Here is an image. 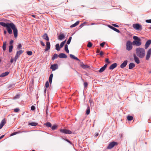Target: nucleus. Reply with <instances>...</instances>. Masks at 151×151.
Masks as SVG:
<instances>
[{"label": "nucleus", "instance_id": "obj_1", "mask_svg": "<svg viewBox=\"0 0 151 151\" xmlns=\"http://www.w3.org/2000/svg\"><path fill=\"white\" fill-rule=\"evenodd\" d=\"M0 25L5 27L9 34H12L13 31L14 37L16 38L18 36V30L15 25L13 23H5L4 22H0Z\"/></svg>", "mask_w": 151, "mask_h": 151}, {"label": "nucleus", "instance_id": "obj_2", "mask_svg": "<svg viewBox=\"0 0 151 151\" xmlns=\"http://www.w3.org/2000/svg\"><path fill=\"white\" fill-rule=\"evenodd\" d=\"M137 55L139 58H142L144 57L145 54V50L143 48L139 47L136 49Z\"/></svg>", "mask_w": 151, "mask_h": 151}, {"label": "nucleus", "instance_id": "obj_3", "mask_svg": "<svg viewBox=\"0 0 151 151\" xmlns=\"http://www.w3.org/2000/svg\"><path fill=\"white\" fill-rule=\"evenodd\" d=\"M132 42L130 40L127 41L126 43V49L128 51L131 50L132 48Z\"/></svg>", "mask_w": 151, "mask_h": 151}, {"label": "nucleus", "instance_id": "obj_4", "mask_svg": "<svg viewBox=\"0 0 151 151\" xmlns=\"http://www.w3.org/2000/svg\"><path fill=\"white\" fill-rule=\"evenodd\" d=\"M132 27L134 29L138 31H141L142 29V27L141 25L138 23L133 24Z\"/></svg>", "mask_w": 151, "mask_h": 151}, {"label": "nucleus", "instance_id": "obj_5", "mask_svg": "<svg viewBox=\"0 0 151 151\" xmlns=\"http://www.w3.org/2000/svg\"><path fill=\"white\" fill-rule=\"evenodd\" d=\"M117 145V143L116 142L113 141L111 142L108 145L107 148L110 149L113 147L115 145Z\"/></svg>", "mask_w": 151, "mask_h": 151}, {"label": "nucleus", "instance_id": "obj_6", "mask_svg": "<svg viewBox=\"0 0 151 151\" xmlns=\"http://www.w3.org/2000/svg\"><path fill=\"white\" fill-rule=\"evenodd\" d=\"M24 51L22 50L17 51V52L14 58V61L15 62L16 61L17 59L18 58L19 55L21 54Z\"/></svg>", "mask_w": 151, "mask_h": 151}, {"label": "nucleus", "instance_id": "obj_7", "mask_svg": "<svg viewBox=\"0 0 151 151\" xmlns=\"http://www.w3.org/2000/svg\"><path fill=\"white\" fill-rule=\"evenodd\" d=\"M60 131L65 134H70L72 133L71 131L66 129H60Z\"/></svg>", "mask_w": 151, "mask_h": 151}, {"label": "nucleus", "instance_id": "obj_8", "mask_svg": "<svg viewBox=\"0 0 151 151\" xmlns=\"http://www.w3.org/2000/svg\"><path fill=\"white\" fill-rule=\"evenodd\" d=\"M142 44L141 41L134 40L132 42V45H133L139 46Z\"/></svg>", "mask_w": 151, "mask_h": 151}, {"label": "nucleus", "instance_id": "obj_9", "mask_svg": "<svg viewBox=\"0 0 151 151\" xmlns=\"http://www.w3.org/2000/svg\"><path fill=\"white\" fill-rule=\"evenodd\" d=\"M151 55V48L149 49L147 51V55L146 57V59L147 60H148Z\"/></svg>", "mask_w": 151, "mask_h": 151}, {"label": "nucleus", "instance_id": "obj_10", "mask_svg": "<svg viewBox=\"0 0 151 151\" xmlns=\"http://www.w3.org/2000/svg\"><path fill=\"white\" fill-rule=\"evenodd\" d=\"M58 68V65L57 64H54L51 65L50 68L52 69V71L55 70Z\"/></svg>", "mask_w": 151, "mask_h": 151}, {"label": "nucleus", "instance_id": "obj_11", "mask_svg": "<svg viewBox=\"0 0 151 151\" xmlns=\"http://www.w3.org/2000/svg\"><path fill=\"white\" fill-rule=\"evenodd\" d=\"M133 56L134 58V60L135 63L137 64H139L140 63V60L139 58L137 55L135 54H134L133 55Z\"/></svg>", "mask_w": 151, "mask_h": 151}, {"label": "nucleus", "instance_id": "obj_12", "mask_svg": "<svg viewBox=\"0 0 151 151\" xmlns=\"http://www.w3.org/2000/svg\"><path fill=\"white\" fill-rule=\"evenodd\" d=\"M128 61L127 60H125L124 61L123 63L121 64L120 67L122 68H123L125 67L127 64Z\"/></svg>", "mask_w": 151, "mask_h": 151}, {"label": "nucleus", "instance_id": "obj_13", "mask_svg": "<svg viewBox=\"0 0 151 151\" xmlns=\"http://www.w3.org/2000/svg\"><path fill=\"white\" fill-rule=\"evenodd\" d=\"M108 27L109 28H110L111 29H112L113 30L116 32L117 33H120V31L119 29L115 28L114 27H113L112 26H111L110 25H108Z\"/></svg>", "mask_w": 151, "mask_h": 151}, {"label": "nucleus", "instance_id": "obj_14", "mask_svg": "<svg viewBox=\"0 0 151 151\" xmlns=\"http://www.w3.org/2000/svg\"><path fill=\"white\" fill-rule=\"evenodd\" d=\"M151 44V40H147L146 42L145 45V49H147Z\"/></svg>", "mask_w": 151, "mask_h": 151}, {"label": "nucleus", "instance_id": "obj_15", "mask_svg": "<svg viewBox=\"0 0 151 151\" xmlns=\"http://www.w3.org/2000/svg\"><path fill=\"white\" fill-rule=\"evenodd\" d=\"M117 66V64L116 63H114L111 65L109 68V70H113L116 68Z\"/></svg>", "mask_w": 151, "mask_h": 151}, {"label": "nucleus", "instance_id": "obj_16", "mask_svg": "<svg viewBox=\"0 0 151 151\" xmlns=\"http://www.w3.org/2000/svg\"><path fill=\"white\" fill-rule=\"evenodd\" d=\"M108 65L107 64H105L102 67H101L99 70V72L101 73L103 72L106 69Z\"/></svg>", "mask_w": 151, "mask_h": 151}, {"label": "nucleus", "instance_id": "obj_17", "mask_svg": "<svg viewBox=\"0 0 151 151\" xmlns=\"http://www.w3.org/2000/svg\"><path fill=\"white\" fill-rule=\"evenodd\" d=\"M50 45L49 41H47L46 43V47L45 49V51H46L49 50L50 49Z\"/></svg>", "mask_w": 151, "mask_h": 151}, {"label": "nucleus", "instance_id": "obj_18", "mask_svg": "<svg viewBox=\"0 0 151 151\" xmlns=\"http://www.w3.org/2000/svg\"><path fill=\"white\" fill-rule=\"evenodd\" d=\"M58 39L60 40H61L65 38V35L63 33H60L58 37Z\"/></svg>", "mask_w": 151, "mask_h": 151}, {"label": "nucleus", "instance_id": "obj_19", "mask_svg": "<svg viewBox=\"0 0 151 151\" xmlns=\"http://www.w3.org/2000/svg\"><path fill=\"white\" fill-rule=\"evenodd\" d=\"M80 66L82 67L83 69H86L87 68H89V66L86 65L84 64L83 62H81L80 64Z\"/></svg>", "mask_w": 151, "mask_h": 151}, {"label": "nucleus", "instance_id": "obj_20", "mask_svg": "<svg viewBox=\"0 0 151 151\" xmlns=\"http://www.w3.org/2000/svg\"><path fill=\"white\" fill-rule=\"evenodd\" d=\"M58 57L61 58H65L67 57V56L65 53H60L58 55Z\"/></svg>", "mask_w": 151, "mask_h": 151}, {"label": "nucleus", "instance_id": "obj_21", "mask_svg": "<svg viewBox=\"0 0 151 151\" xmlns=\"http://www.w3.org/2000/svg\"><path fill=\"white\" fill-rule=\"evenodd\" d=\"M6 120L5 119H2L0 124V129H1L3 127L4 125L6 123Z\"/></svg>", "mask_w": 151, "mask_h": 151}, {"label": "nucleus", "instance_id": "obj_22", "mask_svg": "<svg viewBox=\"0 0 151 151\" xmlns=\"http://www.w3.org/2000/svg\"><path fill=\"white\" fill-rule=\"evenodd\" d=\"M70 58L72 59H73L76 60L80 62V60L78 58H77V57H76L73 54H70Z\"/></svg>", "mask_w": 151, "mask_h": 151}, {"label": "nucleus", "instance_id": "obj_23", "mask_svg": "<svg viewBox=\"0 0 151 151\" xmlns=\"http://www.w3.org/2000/svg\"><path fill=\"white\" fill-rule=\"evenodd\" d=\"M42 38L47 41H49V37H48L47 34L45 33L42 36Z\"/></svg>", "mask_w": 151, "mask_h": 151}, {"label": "nucleus", "instance_id": "obj_24", "mask_svg": "<svg viewBox=\"0 0 151 151\" xmlns=\"http://www.w3.org/2000/svg\"><path fill=\"white\" fill-rule=\"evenodd\" d=\"M135 66V64L133 63H130L129 65V69L130 70L132 69Z\"/></svg>", "mask_w": 151, "mask_h": 151}, {"label": "nucleus", "instance_id": "obj_25", "mask_svg": "<svg viewBox=\"0 0 151 151\" xmlns=\"http://www.w3.org/2000/svg\"><path fill=\"white\" fill-rule=\"evenodd\" d=\"M9 72L6 71L4 73H3L0 75V77H4L7 76L9 73Z\"/></svg>", "mask_w": 151, "mask_h": 151}, {"label": "nucleus", "instance_id": "obj_26", "mask_svg": "<svg viewBox=\"0 0 151 151\" xmlns=\"http://www.w3.org/2000/svg\"><path fill=\"white\" fill-rule=\"evenodd\" d=\"M79 22H80L79 21H77L75 23L70 25V27L73 28L75 27L79 24Z\"/></svg>", "mask_w": 151, "mask_h": 151}, {"label": "nucleus", "instance_id": "obj_27", "mask_svg": "<svg viewBox=\"0 0 151 151\" xmlns=\"http://www.w3.org/2000/svg\"><path fill=\"white\" fill-rule=\"evenodd\" d=\"M55 49L58 51H59L61 48L59 43H57L55 45Z\"/></svg>", "mask_w": 151, "mask_h": 151}, {"label": "nucleus", "instance_id": "obj_28", "mask_svg": "<svg viewBox=\"0 0 151 151\" xmlns=\"http://www.w3.org/2000/svg\"><path fill=\"white\" fill-rule=\"evenodd\" d=\"M6 42L5 41L3 42V45L2 46L3 50L4 51H5L6 50Z\"/></svg>", "mask_w": 151, "mask_h": 151}, {"label": "nucleus", "instance_id": "obj_29", "mask_svg": "<svg viewBox=\"0 0 151 151\" xmlns=\"http://www.w3.org/2000/svg\"><path fill=\"white\" fill-rule=\"evenodd\" d=\"M38 125V123H37L35 122H32L29 123L28 124L29 125L32 126H35Z\"/></svg>", "mask_w": 151, "mask_h": 151}, {"label": "nucleus", "instance_id": "obj_30", "mask_svg": "<svg viewBox=\"0 0 151 151\" xmlns=\"http://www.w3.org/2000/svg\"><path fill=\"white\" fill-rule=\"evenodd\" d=\"M64 50L67 53H69V50L68 48V45H65L64 47Z\"/></svg>", "mask_w": 151, "mask_h": 151}, {"label": "nucleus", "instance_id": "obj_31", "mask_svg": "<svg viewBox=\"0 0 151 151\" xmlns=\"http://www.w3.org/2000/svg\"><path fill=\"white\" fill-rule=\"evenodd\" d=\"M13 48V45H10L9 46V52L11 53L12 52Z\"/></svg>", "mask_w": 151, "mask_h": 151}, {"label": "nucleus", "instance_id": "obj_32", "mask_svg": "<svg viewBox=\"0 0 151 151\" xmlns=\"http://www.w3.org/2000/svg\"><path fill=\"white\" fill-rule=\"evenodd\" d=\"M66 41V40H65L64 41H63L61 42L60 44V45L61 48H62L64 45H65Z\"/></svg>", "mask_w": 151, "mask_h": 151}, {"label": "nucleus", "instance_id": "obj_33", "mask_svg": "<svg viewBox=\"0 0 151 151\" xmlns=\"http://www.w3.org/2000/svg\"><path fill=\"white\" fill-rule=\"evenodd\" d=\"M133 39L134 40L137 41H141V39L138 37L137 36H134L133 37Z\"/></svg>", "mask_w": 151, "mask_h": 151}, {"label": "nucleus", "instance_id": "obj_34", "mask_svg": "<svg viewBox=\"0 0 151 151\" xmlns=\"http://www.w3.org/2000/svg\"><path fill=\"white\" fill-rule=\"evenodd\" d=\"M58 57V55L57 54L55 53V54L52 58V60H54L55 59H56L57 57Z\"/></svg>", "mask_w": 151, "mask_h": 151}, {"label": "nucleus", "instance_id": "obj_35", "mask_svg": "<svg viewBox=\"0 0 151 151\" xmlns=\"http://www.w3.org/2000/svg\"><path fill=\"white\" fill-rule=\"evenodd\" d=\"M45 125L47 127H52V124L50 122H47L45 123Z\"/></svg>", "mask_w": 151, "mask_h": 151}, {"label": "nucleus", "instance_id": "obj_36", "mask_svg": "<svg viewBox=\"0 0 151 151\" xmlns=\"http://www.w3.org/2000/svg\"><path fill=\"white\" fill-rule=\"evenodd\" d=\"M90 112V107L89 106H88L86 110V113L87 115H88L89 114Z\"/></svg>", "mask_w": 151, "mask_h": 151}, {"label": "nucleus", "instance_id": "obj_37", "mask_svg": "<svg viewBox=\"0 0 151 151\" xmlns=\"http://www.w3.org/2000/svg\"><path fill=\"white\" fill-rule=\"evenodd\" d=\"M72 38V37H69L68 39V40L66 44V45H68L70 44V43L71 42Z\"/></svg>", "mask_w": 151, "mask_h": 151}, {"label": "nucleus", "instance_id": "obj_38", "mask_svg": "<svg viewBox=\"0 0 151 151\" xmlns=\"http://www.w3.org/2000/svg\"><path fill=\"white\" fill-rule=\"evenodd\" d=\"M57 125H54L51 127V129L52 130H56L57 129Z\"/></svg>", "mask_w": 151, "mask_h": 151}, {"label": "nucleus", "instance_id": "obj_39", "mask_svg": "<svg viewBox=\"0 0 151 151\" xmlns=\"http://www.w3.org/2000/svg\"><path fill=\"white\" fill-rule=\"evenodd\" d=\"M127 119L129 121H131L133 119V117L132 116H128Z\"/></svg>", "mask_w": 151, "mask_h": 151}, {"label": "nucleus", "instance_id": "obj_40", "mask_svg": "<svg viewBox=\"0 0 151 151\" xmlns=\"http://www.w3.org/2000/svg\"><path fill=\"white\" fill-rule=\"evenodd\" d=\"M62 138L63 139L66 141L68 142L70 144L72 145V142H70L69 140L68 139H66V138H64L62 137Z\"/></svg>", "mask_w": 151, "mask_h": 151}, {"label": "nucleus", "instance_id": "obj_41", "mask_svg": "<svg viewBox=\"0 0 151 151\" xmlns=\"http://www.w3.org/2000/svg\"><path fill=\"white\" fill-rule=\"evenodd\" d=\"M1 20L3 21L5 23H8V22H11V21L10 20L4 18H3L1 19Z\"/></svg>", "mask_w": 151, "mask_h": 151}, {"label": "nucleus", "instance_id": "obj_42", "mask_svg": "<svg viewBox=\"0 0 151 151\" xmlns=\"http://www.w3.org/2000/svg\"><path fill=\"white\" fill-rule=\"evenodd\" d=\"M92 44L91 42H88V44L87 45V46L89 47H91L92 46Z\"/></svg>", "mask_w": 151, "mask_h": 151}, {"label": "nucleus", "instance_id": "obj_43", "mask_svg": "<svg viewBox=\"0 0 151 151\" xmlns=\"http://www.w3.org/2000/svg\"><path fill=\"white\" fill-rule=\"evenodd\" d=\"M22 46L21 44L20 43L18 45H17V49L19 50L20 49H22Z\"/></svg>", "mask_w": 151, "mask_h": 151}, {"label": "nucleus", "instance_id": "obj_44", "mask_svg": "<svg viewBox=\"0 0 151 151\" xmlns=\"http://www.w3.org/2000/svg\"><path fill=\"white\" fill-rule=\"evenodd\" d=\"M105 61L108 64H110L111 63V62L109 61V59L108 58L105 59Z\"/></svg>", "mask_w": 151, "mask_h": 151}, {"label": "nucleus", "instance_id": "obj_45", "mask_svg": "<svg viewBox=\"0 0 151 151\" xmlns=\"http://www.w3.org/2000/svg\"><path fill=\"white\" fill-rule=\"evenodd\" d=\"M27 54L29 55H31L32 54V52L31 51H28L27 52Z\"/></svg>", "mask_w": 151, "mask_h": 151}, {"label": "nucleus", "instance_id": "obj_46", "mask_svg": "<svg viewBox=\"0 0 151 151\" xmlns=\"http://www.w3.org/2000/svg\"><path fill=\"white\" fill-rule=\"evenodd\" d=\"M49 86H45L44 89V92L45 93L46 92L47 89L49 87Z\"/></svg>", "mask_w": 151, "mask_h": 151}, {"label": "nucleus", "instance_id": "obj_47", "mask_svg": "<svg viewBox=\"0 0 151 151\" xmlns=\"http://www.w3.org/2000/svg\"><path fill=\"white\" fill-rule=\"evenodd\" d=\"M105 42H103L100 44V46L102 47H103L104 46V45H105Z\"/></svg>", "mask_w": 151, "mask_h": 151}, {"label": "nucleus", "instance_id": "obj_48", "mask_svg": "<svg viewBox=\"0 0 151 151\" xmlns=\"http://www.w3.org/2000/svg\"><path fill=\"white\" fill-rule=\"evenodd\" d=\"M31 109L32 111H34L35 109V107L34 106H32L31 107Z\"/></svg>", "mask_w": 151, "mask_h": 151}, {"label": "nucleus", "instance_id": "obj_49", "mask_svg": "<svg viewBox=\"0 0 151 151\" xmlns=\"http://www.w3.org/2000/svg\"><path fill=\"white\" fill-rule=\"evenodd\" d=\"M20 97V95L19 94H17L14 97V99H18Z\"/></svg>", "mask_w": 151, "mask_h": 151}, {"label": "nucleus", "instance_id": "obj_50", "mask_svg": "<svg viewBox=\"0 0 151 151\" xmlns=\"http://www.w3.org/2000/svg\"><path fill=\"white\" fill-rule=\"evenodd\" d=\"M146 22L151 23V19H147L145 20Z\"/></svg>", "mask_w": 151, "mask_h": 151}, {"label": "nucleus", "instance_id": "obj_51", "mask_svg": "<svg viewBox=\"0 0 151 151\" xmlns=\"http://www.w3.org/2000/svg\"><path fill=\"white\" fill-rule=\"evenodd\" d=\"M17 133H18V132H14L10 134V136H14V135H16L17 134Z\"/></svg>", "mask_w": 151, "mask_h": 151}, {"label": "nucleus", "instance_id": "obj_52", "mask_svg": "<svg viewBox=\"0 0 151 151\" xmlns=\"http://www.w3.org/2000/svg\"><path fill=\"white\" fill-rule=\"evenodd\" d=\"M19 111V108H17L14 109V111L16 112H18Z\"/></svg>", "mask_w": 151, "mask_h": 151}, {"label": "nucleus", "instance_id": "obj_53", "mask_svg": "<svg viewBox=\"0 0 151 151\" xmlns=\"http://www.w3.org/2000/svg\"><path fill=\"white\" fill-rule=\"evenodd\" d=\"M40 44L41 45L43 46H45V43H44V42H43V41H41V40H40Z\"/></svg>", "mask_w": 151, "mask_h": 151}, {"label": "nucleus", "instance_id": "obj_54", "mask_svg": "<svg viewBox=\"0 0 151 151\" xmlns=\"http://www.w3.org/2000/svg\"><path fill=\"white\" fill-rule=\"evenodd\" d=\"M112 26H114V27H119V26L117 24H112Z\"/></svg>", "mask_w": 151, "mask_h": 151}, {"label": "nucleus", "instance_id": "obj_55", "mask_svg": "<svg viewBox=\"0 0 151 151\" xmlns=\"http://www.w3.org/2000/svg\"><path fill=\"white\" fill-rule=\"evenodd\" d=\"M14 41L13 40H11L9 42L10 45H13V44L14 43Z\"/></svg>", "mask_w": 151, "mask_h": 151}, {"label": "nucleus", "instance_id": "obj_56", "mask_svg": "<svg viewBox=\"0 0 151 151\" xmlns=\"http://www.w3.org/2000/svg\"><path fill=\"white\" fill-rule=\"evenodd\" d=\"M104 53L102 51H101L99 53V55H100L101 56H102L103 55Z\"/></svg>", "mask_w": 151, "mask_h": 151}, {"label": "nucleus", "instance_id": "obj_57", "mask_svg": "<svg viewBox=\"0 0 151 151\" xmlns=\"http://www.w3.org/2000/svg\"><path fill=\"white\" fill-rule=\"evenodd\" d=\"M86 23V22H84L83 23H82L80 25V27H83L84 25V24Z\"/></svg>", "mask_w": 151, "mask_h": 151}, {"label": "nucleus", "instance_id": "obj_58", "mask_svg": "<svg viewBox=\"0 0 151 151\" xmlns=\"http://www.w3.org/2000/svg\"><path fill=\"white\" fill-rule=\"evenodd\" d=\"M49 83H50V84H51L52 81V79L49 78Z\"/></svg>", "mask_w": 151, "mask_h": 151}, {"label": "nucleus", "instance_id": "obj_59", "mask_svg": "<svg viewBox=\"0 0 151 151\" xmlns=\"http://www.w3.org/2000/svg\"><path fill=\"white\" fill-rule=\"evenodd\" d=\"M53 77V74L52 73H51L50 76L49 78L52 79Z\"/></svg>", "mask_w": 151, "mask_h": 151}, {"label": "nucleus", "instance_id": "obj_60", "mask_svg": "<svg viewBox=\"0 0 151 151\" xmlns=\"http://www.w3.org/2000/svg\"><path fill=\"white\" fill-rule=\"evenodd\" d=\"M14 60V58L13 59V58H11V59H10V63H12L13 62V61Z\"/></svg>", "mask_w": 151, "mask_h": 151}, {"label": "nucleus", "instance_id": "obj_61", "mask_svg": "<svg viewBox=\"0 0 151 151\" xmlns=\"http://www.w3.org/2000/svg\"><path fill=\"white\" fill-rule=\"evenodd\" d=\"M45 85H49V82L48 81H47L45 84Z\"/></svg>", "mask_w": 151, "mask_h": 151}, {"label": "nucleus", "instance_id": "obj_62", "mask_svg": "<svg viewBox=\"0 0 151 151\" xmlns=\"http://www.w3.org/2000/svg\"><path fill=\"white\" fill-rule=\"evenodd\" d=\"M98 135H99V133H96L95 134V135L94 137H96L97 136H98Z\"/></svg>", "mask_w": 151, "mask_h": 151}, {"label": "nucleus", "instance_id": "obj_63", "mask_svg": "<svg viewBox=\"0 0 151 151\" xmlns=\"http://www.w3.org/2000/svg\"><path fill=\"white\" fill-rule=\"evenodd\" d=\"M7 33V31L6 30H4V35H5Z\"/></svg>", "mask_w": 151, "mask_h": 151}, {"label": "nucleus", "instance_id": "obj_64", "mask_svg": "<svg viewBox=\"0 0 151 151\" xmlns=\"http://www.w3.org/2000/svg\"><path fill=\"white\" fill-rule=\"evenodd\" d=\"M12 86H11V85L9 86L8 87V89H10L12 87Z\"/></svg>", "mask_w": 151, "mask_h": 151}]
</instances>
